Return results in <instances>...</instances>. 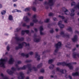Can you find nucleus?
Returning <instances> with one entry per match:
<instances>
[{
	"label": "nucleus",
	"mask_w": 79,
	"mask_h": 79,
	"mask_svg": "<svg viewBox=\"0 0 79 79\" xmlns=\"http://www.w3.org/2000/svg\"><path fill=\"white\" fill-rule=\"evenodd\" d=\"M73 76H79V73L76 72L75 73H73L72 74Z\"/></svg>",
	"instance_id": "25"
},
{
	"label": "nucleus",
	"mask_w": 79,
	"mask_h": 79,
	"mask_svg": "<svg viewBox=\"0 0 79 79\" xmlns=\"http://www.w3.org/2000/svg\"><path fill=\"white\" fill-rule=\"evenodd\" d=\"M70 11L71 12L70 14V15L71 16H74L75 15V13H74V11H75V10L74 9L72 8L70 9Z\"/></svg>",
	"instance_id": "11"
},
{
	"label": "nucleus",
	"mask_w": 79,
	"mask_h": 79,
	"mask_svg": "<svg viewBox=\"0 0 79 79\" xmlns=\"http://www.w3.org/2000/svg\"><path fill=\"white\" fill-rule=\"evenodd\" d=\"M53 20L54 21H57V19L55 17L53 18Z\"/></svg>",
	"instance_id": "54"
},
{
	"label": "nucleus",
	"mask_w": 79,
	"mask_h": 79,
	"mask_svg": "<svg viewBox=\"0 0 79 79\" xmlns=\"http://www.w3.org/2000/svg\"><path fill=\"white\" fill-rule=\"evenodd\" d=\"M53 14L52 13H50L49 14V16H53Z\"/></svg>",
	"instance_id": "44"
},
{
	"label": "nucleus",
	"mask_w": 79,
	"mask_h": 79,
	"mask_svg": "<svg viewBox=\"0 0 79 79\" xmlns=\"http://www.w3.org/2000/svg\"><path fill=\"white\" fill-rule=\"evenodd\" d=\"M6 11L5 10H3L1 12V14L2 15H4L5 14H6Z\"/></svg>",
	"instance_id": "27"
},
{
	"label": "nucleus",
	"mask_w": 79,
	"mask_h": 79,
	"mask_svg": "<svg viewBox=\"0 0 79 79\" xmlns=\"http://www.w3.org/2000/svg\"><path fill=\"white\" fill-rule=\"evenodd\" d=\"M77 35H74L73 38L72 39V40L73 42H77Z\"/></svg>",
	"instance_id": "20"
},
{
	"label": "nucleus",
	"mask_w": 79,
	"mask_h": 79,
	"mask_svg": "<svg viewBox=\"0 0 79 79\" xmlns=\"http://www.w3.org/2000/svg\"><path fill=\"white\" fill-rule=\"evenodd\" d=\"M60 34V35H64V33L63 31H62L61 32Z\"/></svg>",
	"instance_id": "52"
},
{
	"label": "nucleus",
	"mask_w": 79,
	"mask_h": 79,
	"mask_svg": "<svg viewBox=\"0 0 79 79\" xmlns=\"http://www.w3.org/2000/svg\"><path fill=\"white\" fill-rule=\"evenodd\" d=\"M8 61V58L5 57L4 59L2 58L0 59V66L5 68V64Z\"/></svg>",
	"instance_id": "3"
},
{
	"label": "nucleus",
	"mask_w": 79,
	"mask_h": 79,
	"mask_svg": "<svg viewBox=\"0 0 79 79\" xmlns=\"http://www.w3.org/2000/svg\"><path fill=\"white\" fill-rule=\"evenodd\" d=\"M71 5L72 6H75L76 5V2H73L71 3Z\"/></svg>",
	"instance_id": "31"
},
{
	"label": "nucleus",
	"mask_w": 79,
	"mask_h": 79,
	"mask_svg": "<svg viewBox=\"0 0 79 79\" xmlns=\"http://www.w3.org/2000/svg\"><path fill=\"white\" fill-rule=\"evenodd\" d=\"M31 61L32 60H27L25 61V62H26V63H30V62H31Z\"/></svg>",
	"instance_id": "47"
},
{
	"label": "nucleus",
	"mask_w": 79,
	"mask_h": 79,
	"mask_svg": "<svg viewBox=\"0 0 79 79\" xmlns=\"http://www.w3.org/2000/svg\"><path fill=\"white\" fill-rule=\"evenodd\" d=\"M40 71L41 73H44V69H41L40 70Z\"/></svg>",
	"instance_id": "51"
},
{
	"label": "nucleus",
	"mask_w": 79,
	"mask_h": 79,
	"mask_svg": "<svg viewBox=\"0 0 79 79\" xmlns=\"http://www.w3.org/2000/svg\"><path fill=\"white\" fill-rule=\"evenodd\" d=\"M8 19L9 21H10L12 22H14V20L13 19V16L11 15H9Z\"/></svg>",
	"instance_id": "22"
},
{
	"label": "nucleus",
	"mask_w": 79,
	"mask_h": 79,
	"mask_svg": "<svg viewBox=\"0 0 79 79\" xmlns=\"http://www.w3.org/2000/svg\"><path fill=\"white\" fill-rule=\"evenodd\" d=\"M33 37L34 38V42L38 43L40 41L41 38H40V37H39V38H36L37 37V35H36V34H34Z\"/></svg>",
	"instance_id": "7"
},
{
	"label": "nucleus",
	"mask_w": 79,
	"mask_h": 79,
	"mask_svg": "<svg viewBox=\"0 0 79 79\" xmlns=\"http://www.w3.org/2000/svg\"><path fill=\"white\" fill-rule=\"evenodd\" d=\"M44 78V77H43L41 76V77H39V79H43Z\"/></svg>",
	"instance_id": "64"
},
{
	"label": "nucleus",
	"mask_w": 79,
	"mask_h": 79,
	"mask_svg": "<svg viewBox=\"0 0 79 79\" xmlns=\"http://www.w3.org/2000/svg\"><path fill=\"white\" fill-rule=\"evenodd\" d=\"M55 46L56 47V49L55 50L54 55H56L58 53V48H60V47H61V42H59L57 44H55Z\"/></svg>",
	"instance_id": "4"
},
{
	"label": "nucleus",
	"mask_w": 79,
	"mask_h": 79,
	"mask_svg": "<svg viewBox=\"0 0 79 79\" xmlns=\"http://www.w3.org/2000/svg\"><path fill=\"white\" fill-rule=\"evenodd\" d=\"M16 12H18V13H21V11L20 10L16 9Z\"/></svg>",
	"instance_id": "42"
},
{
	"label": "nucleus",
	"mask_w": 79,
	"mask_h": 79,
	"mask_svg": "<svg viewBox=\"0 0 79 79\" xmlns=\"http://www.w3.org/2000/svg\"><path fill=\"white\" fill-rule=\"evenodd\" d=\"M25 32L27 34H28L29 33V30H22L21 32V35H24Z\"/></svg>",
	"instance_id": "15"
},
{
	"label": "nucleus",
	"mask_w": 79,
	"mask_h": 79,
	"mask_svg": "<svg viewBox=\"0 0 79 79\" xmlns=\"http://www.w3.org/2000/svg\"><path fill=\"white\" fill-rule=\"evenodd\" d=\"M35 58H37V61H40V55H38V53L37 52L35 53Z\"/></svg>",
	"instance_id": "16"
},
{
	"label": "nucleus",
	"mask_w": 79,
	"mask_h": 79,
	"mask_svg": "<svg viewBox=\"0 0 79 79\" xmlns=\"http://www.w3.org/2000/svg\"><path fill=\"white\" fill-rule=\"evenodd\" d=\"M28 54H29L30 55H33V52H30Z\"/></svg>",
	"instance_id": "46"
},
{
	"label": "nucleus",
	"mask_w": 79,
	"mask_h": 79,
	"mask_svg": "<svg viewBox=\"0 0 79 79\" xmlns=\"http://www.w3.org/2000/svg\"><path fill=\"white\" fill-rule=\"evenodd\" d=\"M3 79H8V77H6V76H5L3 78Z\"/></svg>",
	"instance_id": "59"
},
{
	"label": "nucleus",
	"mask_w": 79,
	"mask_h": 79,
	"mask_svg": "<svg viewBox=\"0 0 79 79\" xmlns=\"http://www.w3.org/2000/svg\"><path fill=\"white\" fill-rule=\"evenodd\" d=\"M68 77H69V79H72V77H71V76L69 75Z\"/></svg>",
	"instance_id": "62"
},
{
	"label": "nucleus",
	"mask_w": 79,
	"mask_h": 79,
	"mask_svg": "<svg viewBox=\"0 0 79 79\" xmlns=\"http://www.w3.org/2000/svg\"><path fill=\"white\" fill-rule=\"evenodd\" d=\"M52 26V24H49L48 25V27L50 28V26Z\"/></svg>",
	"instance_id": "49"
},
{
	"label": "nucleus",
	"mask_w": 79,
	"mask_h": 79,
	"mask_svg": "<svg viewBox=\"0 0 79 79\" xmlns=\"http://www.w3.org/2000/svg\"><path fill=\"white\" fill-rule=\"evenodd\" d=\"M33 21L34 23H37V22H38V20L36 19H35L33 20Z\"/></svg>",
	"instance_id": "35"
},
{
	"label": "nucleus",
	"mask_w": 79,
	"mask_h": 79,
	"mask_svg": "<svg viewBox=\"0 0 79 79\" xmlns=\"http://www.w3.org/2000/svg\"><path fill=\"white\" fill-rule=\"evenodd\" d=\"M75 8H77L79 10V2L78 3V4L75 6Z\"/></svg>",
	"instance_id": "37"
},
{
	"label": "nucleus",
	"mask_w": 79,
	"mask_h": 79,
	"mask_svg": "<svg viewBox=\"0 0 79 79\" xmlns=\"http://www.w3.org/2000/svg\"><path fill=\"white\" fill-rule=\"evenodd\" d=\"M25 11H30V8L28 7L26 8L24 10Z\"/></svg>",
	"instance_id": "34"
},
{
	"label": "nucleus",
	"mask_w": 79,
	"mask_h": 79,
	"mask_svg": "<svg viewBox=\"0 0 79 79\" xmlns=\"http://www.w3.org/2000/svg\"><path fill=\"white\" fill-rule=\"evenodd\" d=\"M15 12H16V9L12 11V13H15Z\"/></svg>",
	"instance_id": "55"
},
{
	"label": "nucleus",
	"mask_w": 79,
	"mask_h": 79,
	"mask_svg": "<svg viewBox=\"0 0 79 79\" xmlns=\"http://www.w3.org/2000/svg\"><path fill=\"white\" fill-rule=\"evenodd\" d=\"M23 20L25 21L26 23H28L29 21V19L27 16H24L23 17Z\"/></svg>",
	"instance_id": "21"
},
{
	"label": "nucleus",
	"mask_w": 79,
	"mask_h": 79,
	"mask_svg": "<svg viewBox=\"0 0 79 79\" xmlns=\"http://www.w3.org/2000/svg\"><path fill=\"white\" fill-rule=\"evenodd\" d=\"M25 45L26 47H30V44L29 43L27 44L25 42H23L21 43H20L18 44V46L20 48V49L23 48V46Z\"/></svg>",
	"instance_id": "5"
},
{
	"label": "nucleus",
	"mask_w": 79,
	"mask_h": 79,
	"mask_svg": "<svg viewBox=\"0 0 79 79\" xmlns=\"http://www.w3.org/2000/svg\"><path fill=\"white\" fill-rule=\"evenodd\" d=\"M21 56H26V58H28L29 57V55L28 54H24V53H22L21 54Z\"/></svg>",
	"instance_id": "23"
},
{
	"label": "nucleus",
	"mask_w": 79,
	"mask_h": 79,
	"mask_svg": "<svg viewBox=\"0 0 79 79\" xmlns=\"http://www.w3.org/2000/svg\"><path fill=\"white\" fill-rule=\"evenodd\" d=\"M59 17L60 18H61V19H64V17L63 16H61L60 15H59Z\"/></svg>",
	"instance_id": "36"
},
{
	"label": "nucleus",
	"mask_w": 79,
	"mask_h": 79,
	"mask_svg": "<svg viewBox=\"0 0 79 79\" xmlns=\"http://www.w3.org/2000/svg\"><path fill=\"white\" fill-rule=\"evenodd\" d=\"M56 70L60 72L62 74H64V72L65 73H66V70H64L62 69H60L58 67L56 68Z\"/></svg>",
	"instance_id": "10"
},
{
	"label": "nucleus",
	"mask_w": 79,
	"mask_h": 79,
	"mask_svg": "<svg viewBox=\"0 0 79 79\" xmlns=\"http://www.w3.org/2000/svg\"><path fill=\"white\" fill-rule=\"evenodd\" d=\"M53 61V59H50L48 61V64H52V63Z\"/></svg>",
	"instance_id": "29"
},
{
	"label": "nucleus",
	"mask_w": 79,
	"mask_h": 79,
	"mask_svg": "<svg viewBox=\"0 0 79 79\" xmlns=\"http://www.w3.org/2000/svg\"><path fill=\"white\" fill-rule=\"evenodd\" d=\"M15 39L17 42L16 43L18 44H19V41H21V42L22 41H24V38L23 37L20 38L19 37H16L15 38Z\"/></svg>",
	"instance_id": "6"
},
{
	"label": "nucleus",
	"mask_w": 79,
	"mask_h": 79,
	"mask_svg": "<svg viewBox=\"0 0 79 79\" xmlns=\"http://www.w3.org/2000/svg\"><path fill=\"white\" fill-rule=\"evenodd\" d=\"M17 69L18 70V68H18V64H16L15 65Z\"/></svg>",
	"instance_id": "56"
},
{
	"label": "nucleus",
	"mask_w": 79,
	"mask_h": 79,
	"mask_svg": "<svg viewBox=\"0 0 79 79\" xmlns=\"http://www.w3.org/2000/svg\"><path fill=\"white\" fill-rule=\"evenodd\" d=\"M40 35H44V33L42 32L44 30V28H43V27L42 26H41L40 27Z\"/></svg>",
	"instance_id": "17"
},
{
	"label": "nucleus",
	"mask_w": 79,
	"mask_h": 79,
	"mask_svg": "<svg viewBox=\"0 0 79 79\" xmlns=\"http://www.w3.org/2000/svg\"><path fill=\"white\" fill-rule=\"evenodd\" d=\"M54 4V2L53 0H49L48 2L45 1L44 3V5H47V6H45V8L46 9H48L49 8V6H52Z\"/></svg>",
	"instance_id": "2"
},
{
	"label": "nucleus",
	"mask_w": 79,
	"mask_h": 79,
	"mask_svg": "<svg viewBox=\"0 0 79 79\" xmlns=\"http://www.w3.org/2000/svg\"><path fill=\"white\" fill-rule=\"evenodd\" d=\"M14 62H15V59L12 57H10L8 61L9 64H13Z\"/></svg>",
	"instance_id": "13"
},
{
	"label": "nucleus",
	"mask_w": 79,
	"mask_h": 79,
	"mask_svg": "<svg viewBox=\"0 0 79 79\" xmlns=\"http://www.w3.org/2000/svg\"><path fill=\"white\" fill-rule=\"evenodd\" d=\"M20 76H19L18 77V79H24V75L23 72H21L19 73Z\"/></svg>",
	"instance_id": "9"
},
{
	"label": "nucleus",
	"mask_w": 79,
	"mask_h": 79,
	"mask_svg": "<svg viewBox=\"0 0 79 79\" xmlns=\"http://www.w3.org/2000/svg\"><path fill=\"white\" fill-rule=\"evenodd\" d=\"M6 49H7V51H9L10 50V46H7L6 47Z\"/></svg>",
	"instance_id": "41"
},
{
	"label": "nucleus",
	"mask_w": 79,
	"mask_h": 79,
	"mask_svg": "<svg viewBox=\"0 0 79 79\" xmlns=\"http://www.w3.org/2000/svg\"><path fill=\"white\" fill-rule=\"evenodd\" d=\"M62 10L64 12L65 15H69L70 14V12L69 11H68V10L67 9H66L64 7L62 8Z\"/></svg>",
	"instance_id": "8"
},
{
	"label": "nucleus",
	"mask_w": 79,
	"mask_h": 79,
	"mask_svg": "<svg viewBox=\"0 0 79 79\" xmlns=\"http://www.w3.org/2000/svg\"><path fill=\"white\" fill-rule=\"evenodd\" d=\"M33 18H35V19H36V15H35L33 16Z\"/></svg>",
	"instance_id": "57"
},
{
	"label": "nucleus",
	"mask_w": 79,
	"mask_h": 79,
	"mask_svg": "<svg viewBox=\"0 0 79 79\" xmlns=\"http://www.w3.org/2000/svg\"><path fill=\"white\" fill-rule=\"evenodd\" d=\"M21 28H16V30H15V32H19L20 31H21Z\"/></svg>",
	"instance_id": "26"
},
{
	"label": "nucleus",
	"mask_w": 79,
	"mask_h": 79,
	"mask_svg": "<svg viewBox=\"0 0 79 79\" xmlns=\"http://www.w3.org/2000/svg\"><path fill=\"white\" fill-rule=\"evenodd\" d=\"M54 66H55L54 65L52 64L49 67V69H53Z\"/></svg>",
	"instance_id": "28"
},
{
	"label": "nucleus",
	"mask_w": 79,
	"mask_h": 79,
	"mask_svg": "<svg viewBox=\"0 0 79 79\" xmlns=\"http://www.w3.org/2000/svg\"><path fill=\"white\" fill-rule=\"evenodd\" d=\"M30 25L31 26H34V23H30Z\"/></svg>",
	"instance_id": "58"
},
{
	"label": "nucleus",
	"mask_w": 79,
	"mask_h": 79,
	"mask_svg": "<svg viewBox=\"0 0 79 79\" xmlns=\"http://www.w3.org/2000/svg\"><path fill=\"white\" fill-rule=\"evenodd\" d=\"M7 72L9 74H13L14 72H12L11 70L10 69H8L7 70Z\"/></svg>",
	"instance_id": "24"
},
{
	"label": "nucleus",
	"mask_w": 79,
	"mask_h": 79,
	"mask_svg": "<svg viewBox=\"0 0 79 79\" xmlns=\"http://www.w3.org/2000/svg\"><path fill=\"white\" fill-rule=\"evenodd\" d=\"M49 21V19H47L46 20H45L44 21V23H48V22Z\"/></svg>",
	"instance_id": "40"
},
{
	"label": "nucleus",
	"mask_w": 79,
	"mask_h": 79,
	"mask_svg": "<svg viewBox=\"0 0 79 79\" xmlns=\"http://www.w3.org/2000/svg\"><path fill=\"white\" fill-rule=\"evenodd\" d=\"M58 25L61 29H63L64 26V24H61V21H59L58 23Z\"/></svg>",
	"instance_id": "14"
},
{
	"label": "nucleus",
	"mask_w": 79,
	"mask_h": 79,
	"mask_svg": "<svg viewBox=\"0 0 79 79\" xmlns=\"http://www.w3.org/2000/svg\"><path fill=\"white\" fill-rule=\"evenodd\" d=\"M11 70L12 71H16V68H15L14 67H12L11 68Z\"/></svg>",
	"instance_id": "39"
},
{
	"label": "nucleus",
	"mask_w": 79,
	"mask_h": 79,
	"mask_svg": "<svg viewBox=\"0 0 79 79\" xmlns=\"http://www.w3.org/2000/svg\"><path fill=\"white\" fill-rule=\"evenodd\" d=\"M27 41L28 42H29V41H31V39H30V38H28L27 39Z\"/></svg>",
	"instance_id": "61"
},
{
	"label": "nucleus",
	"mask_w": 79,
	"mask_h": 79,
	"mask_svg": "<svg viewBox=\"0 0 79 79\" xmlns=\"http://www.w3.org/2000/svg\"><path fill=\"white\" fill-rule=\"evenodd\" d=\"M19 49H20V48L18 46L15 47V50H19Z\"/></svg>",
	"instance_id": "43"
},
{
	"label": "nucleus",
	"mask_w": 79,
	"mask_h": 79,
	"mask_svg": "<svg viewBox=\"0 0 79 79\" xmlns=\"http://www.w3.org/2000/svg\"><path fill=\"white\" fill-rule=\"evenodd\" d=\"M65 66H68L70 69H73V66L71 65V63L68 64H66V63Z\"/></svg>",
	"instance_id": "12"
},
{
	"label": "nucleus",
	"mask_w": 79,
	"mask_h": 79,
	"mask_svg": "<svg viewBox=\"0 0 79 79\" xmlns=\"http://www.w3.org/2000/svg\"><path fill=\"white\" fill-rule=\"evenodd\" d=\"M1 76H2L3 77V78L4 77V75H3V73L1 74Z\"/></svg>",
	"instance_id": "63"
},
{
	"label": "nucleus",
	"mask_w": 79,
	"mask_h": 79,
	"mask_svg": "<svg viewBox=\"0 0 79 79\" xmlns=\"http://www.w3.org/2000/svg\"><path fill=\"white\" fill-rule=\"evenodd\" d=\"M31 64H27L26 65L23 66L22 68H18V70H20V69H23L24 70L26 69V68H28V70L30 71H32L34 70V71H37V69L35 68V67H34L33 68H31Z\"/></svg>",
	"instance_id": "1"
},
{
	"label": "nucleus",
	"mask_w": 79,
	"mask_h": 79,
	"mask_svg": "<svg viewBox=\"0 0 79 79\" xmlns=\"http://www.w3.org/2000/svg\"><path fill=\"white\" fill-rule=\"evenodd\" d=\"M43 0H35L33 2V5H35L39 3V1L42 2Z\"/></svg>",
	"instance_id": "18"
},
{
	"label": "nucleus",
	"mask_w": 79,
	"mask_h": 79,
	"mask_svg": "<svg viewBox=\"0 0 79 79\" xmlns=\"http://www.w3.org/2000/svg\"><path fill=\"white\" fill-rule=\"evenodd\" d=\"M66 62H58L57 64V66H60V65H62L63 66H65Z\"/></svg>",
	"instance_id": "19"
},
{
	"label": "nucleus",
	"mask_w": 79,
	"mask_h": 79,
	"mask_svg": "<svg viewBox=\"0 0 79 79\" xmlns=\"http://www.w3.org/2000/svg\"><path fill=\"white\" fill-rule=\"evenodd\" d=\"M64 23H68V19H65L64 20Z\"/></svg>",
	"instance_id": "53"
},
{
	"label": "nucleus",
	"mask_w": 79,
	"mask_h": 79,
	"mask_svg": "<svg viewBox=\"0 0 79 79\" xmlns=\"http://www.w3.org/2000/svg\"><path fill=\"white\" fill-rule=\"evenodd\" d=\"M51 50H48L46 51H44V52H43V54H44V53H47V52H50Z\"/></svg>",
	"instance_id": "33"
},
{
	"label": "nucleus",
	"mask_w": 79,
	"mask_h": 79,
	"mask_svg": "<svg viewBox=\"0 0 79 79\" xmlns=\"http://www.w3.org/2000/svg\"><path fill=\"white\" fill-rule=\"evenodd\" d=\"M54 32V31H53V30L52 29L50 31V33H52Z\"/></svg>",
	"instance_id": "50"
},
{
	"label": "nucleus",
	"mask_w": 79,
	"mask_h": 79,
	"mask_svg": "<svg viewBox=\"0 0 79 79\" xmlns=\"http://www.w3.org/2000/svg\"><path fill=\"white\" fill-rule=\"evenodd\" d=\"M68 31H69V32H73V30H72V28L71 27H69L67 29Z\"/></svg>",
	"instance_id": "30"
},
{
	"label": "nucleus",
	"mask_w": 79,
	"mask_h": 79,
	"mask_svg": "<svg viewBox=\"0 0 79 79\" xmlns=\"http://www.w3.org/2000/svg\"><path fill=\"white\" fill-rule=\"evenodd\" d=\"M18 64H21V62L20 61H18L17 62Z\"/></svg>",
	"instance_id": "60"
},
{
	"label": "nucleus",
	"mask_w": 79,
	"mask_h": 79,
	"mask_svg": "<svg viewBox=\"0 0 79 79\" xmlns=\"http://www.w3.org/2000/svg\"><path fill=\"white\" fill-rule=\"evenodd\" d=\"M32 9L33 11H36V8H35V7H32Z\"/></svg>",
	"instance_id": "38"
},
{
	"label": "nucleus",
	"mask_w": 79,
	"mask_h": 79,
	"mask_svg": "<svg viewBox=\"0 0 79 79\" xmlns=\"http://www.w3.org/2000/svg\"><path fill=\"white\" fill-rule=\"evenodd\" d=\"M30 72H31V70L30 71V70H29V69H28L27 72V74H29V73H30Z\"/></svg>",
	"instance_id": "45"
},
{
	"label": "nucleus",
	"mask_w": 79,
	"mask_h": 79,
	"mask_svg": "<svg viewBox=\"0 0 79 79\" xmlns=\"http://www.w3.org/2000/svg\"><path fill=\"white\" fill-rule=\"evenodd\" d=\"M23 27H26L27 26V25H26V23H23Z\"/></svg>",
	"instance_id": "48"
},
{
	"label": "nucleus",
	"mask_w": 79,
	"mask_h": 79,
	"mask_svg": "<svg viewBox=\"0 0 79 79\" xmlns=\"http://www.w3.org/2000/svg\"><path fill=\"white\" fill-rule=\"evenodd\" d=\"M42 63H41L37 66V68H40V67H42Z\"/></svg>",
	"instance_id": "32"
}]
</instances>
